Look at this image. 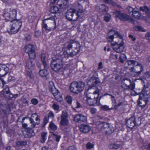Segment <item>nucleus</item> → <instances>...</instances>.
Listing matches in <instances>:
<instances>
[{
	"label": "nucleus",
	"mask_w": 150,
	"mask_h": 150,
	"mask_svg": "<svg viewBox=\"0 0 150 150\" xmlns=\"http://www.w3.org/2000/svg\"><path fill=\"white\" fill-rule=\"evenodd\" d=\"M91 86L88 88L86 93V100L87 103L90 106H100V104L98 98L99 95L100 90L97 86L100 83V79L96 77H91L88 82Z\"/></svg>",
	"instance_id": "1"
},
{
	"label": "nucleus",
	"mask_w": 150,
	"mask_h": 150,
	"mask_svg": "<svg viewBox=\"0 0 150 150\" xmlns=\"http://www.w3.org/2000/svg\"><path fill=\"white\" fill-rule=\"evenodd\" d=\"M50 65L52 70L55 71H61L63 72L64 74H66L65 71L67 70L69 71L67 66L64 64L62 60L53 59L51 61Z\"/></svg>",
	"instance_id": "2"
},
{
	"label": "nucleus",
	"mask_w": 150,
	"mask_h": 150,
	"mask_svg": "<svg viewBox=\"0 0 150 150\" xmlns=\"http://www.w3.org/2000/svg\"><path fill=\"white\" fill-rule=\"evenodd\" d=\"M83 10L81 8H77L76 9L71 8L69 9L67 11L66 17L69 21H75L78 18L81 16L83 14Z\"/></svg>",
	"instance_id": "3"
},
{
	"label": "nucleus",
	"mask_w": 150,
	"mask_h": 150,
	"mask_svg": "<svg viewBox=\"0 0 150 150\" xmlns=\"http://www.w3.org/2000/svg\"><path fill=\"white\" fill-rule=\"evenodd\" d=\"M85 86V84L83 82L73 81L71 84L70 89L71 92L74 93H78L84 90Z\"/></svg>",
	"instance_id": "4"
},
{
	"label": "nucleus",
	"mask_w": 150,
	"mask_h": 150,
	"mask_svg": "<svg viewBox=\"0 0 150 150\" xmlns=\"http://www.w3.org/2000/svg\"><path fill=\"white\" fill-rule=\"evenodd\" d=\"M43 31L49 32L54 30L56 28V23L54 19L49 18L45 19L42 25Z\"/></svg>",
	"instance_id": "5"
},
{
	"label": "nucleus",
	"mask_w": 150,
	"mask_h": 150,
	"mask_svg": "<svg viewBox=\"0 0 150 150\" xmlns=\"http://www.w3.org/2000/svg\"><path fill=\"white\" fill-rule=\"evenodd\" d=\"M120 38H122L120 34L117 32L113 30L109 32L107 37L108 42L111 43V44L115 43L116 41H118Z\"/></svg>",
	"instance_id": "6"
},
{
	"label": "nucleus",
	"mask_w": 150,
	"mask_h": 150,
	"mask_svg": "<svg viewBox=\"0 0 150 150\" xmlns=\"http://www.w3.org/2000/svg\"><path fill=\"white\" fill-rule=\"evenodd\" d=\"M114 50L118 53H121L124 50V47L123 40L122 38H120L117 41L111 44Z\"/></svg>",
	"instance_id": "7"
},
{
	"label": "nucleus",
	"mask_w": 150,
	"mask_h": 150,
	"mask_svg": "<svg viewBox=\"0 0 150 150\" xmlns=\"http://www.w3.org/2000/svg\"><path fill=\"white\" fill-rule=\"evenodd\" d=\"M10 33H15L20 30L22 25V23L20 20H14L11 22Z\"/></svg>",
	"instance_id": "8"
},
{
	"label": "nucleus",
	"mask_w": 150,
	"mask_h": 150,
	"mask_svg": "<svg viewBox=\"0 0 150 150\" xmlns=\"http://www.w3.org/2000/svg\"><path fill=\"white\" fill-rule=\"evenodd\" d=\"M15 67L13 64L0 65V76L3 77L11 71Z\"/></svg>",
	"instance_id": "9"
},
{
	"label": "nucleus",
	"mask_w": 150,
	"mask_h": 150,
	"mask_svg": "<svg viewBox=\"0 0 150 150\" xmlns=\"http://www.w3.org/2000/svg\"><path fill=\"white\" fill-rule=\"evenodd\" d=\"M129 70L132 73H133L134 76H137L139 75L144 69L142 65L137 62V64H135L133 67L130 68Z\"/></svg>",
	"instance_id": "10"
},
{
	"label": "nucleus",
	"mask_w": 150,
	"mask_h": 150,
	"mask_svg": "<svg viewBox=\"0 0 150 150\" xmlns=\"http://www.w3.org/2000/svg\"><path fill=\"white\" fill-rule=\"evenodd\" d=\"M75 44L76 47L75 48L74 50H73L69 53H68V51H66V48H64L62 50L63 53L65 57H68L69 56L73 57L79 52L80 47V44L78 42H75Z\"/></svg>",
	"instance_id": "11"
},
{
	"label": "nucleus",
	"mask_w": 150,
	"mask_h": 150,
	"mask_svg": "<svg viewBox=\"0 0 150 150\" xmlns=\"http://www.w3.org/2000/svg\"><path fill=\"white\" fill-rule=\"evenodd\" d=\"M16 11L15 10L9 11H5L4 14V16L5 19L9 21H13L15 20L16 16Z\"/></svg>",
	"instance_id": "12"
},
{
	"label": "nucleus",
	"mask_w": 150,
	"mask_h": 150,
	"mask_svg": "<svg viewBox=\"0 0 150 150\" xmlns=\"http://www.w3.org/2000/svg\"><path fill=\"white\" fill-rule=\"evenodd\" d=\"M29 118L31 124V128L34 127L36 125H38L40 123L39 117L36 113L32 114L31 117Z\"/></svg>",
	"instance_id": "13"
},
{
	"label": "nucleus",
	"mask_w": 150,
	"mask_h": 150,
	"mask_svg": "<svg viewBox=\"0 0 150 150\" xmlns=\"http://www.w3.org/2000/svg\"><path fill=\"white\" fill-rule=\"evenodd\" d=\"M148 99L147 95H144V92L142 91L139 96V105L142 107H144Z\"/></svg>",
	"instance_id": "14"
},
{
	"label": "nucleus",
	"mask_w": 150,
	"mask_h": 150,
	"mask_svg": "<svg viewBox=\"0 0 150 150\" xmlns=\"http://www.w3.org/2000/svg\"><path fill=\"white\" fill-rule=\"evenodd\" d=\"M60 122L61 125L62 126L67 125H69L68 115L66 111H63L62 112L61 120Z\"/></svg>",
	"instance_id": "15"
},
{
	"label": "nucleus",
	"mask_w": 150,
	"mask_h": 150,
	"mask_svg": "<svg viewBox=\"0 0 150 150\" xmlns=\"http://www.w3.org/2000/svg\"><path fill=\"white\" fill-rule=\"evenodd\" d=\"M67 3V0H50L51 4H57L60 9L65 8Z\"/></svg>",
	"instance_id": "16"
},
{
	"label": "nucleus",
	"mask_w": 150,
	"mask_h": 150,
	"mask_svg": "<svg viewBox=\"0 0 150 150\" xmlns=\"http://www.w3.org/2000/svg\"><path fill=\"white\" fill-rule=\"evenodd\" d=\"M122 86L125 89H129L132 87L131 86V83H132L131 81L129 79H127L122 81Z\"/></svg>",
	"instance_id": "17"
},
{
	"label": "nucleus",
	"mask_w": 150,
	"mask_h": 150,
	"mask_svg": "<svg viewBox=\"0 0 150 150\" xmlns=\"http://www.w3.org/2000/svg\"><path fill=\"white\" fill-rule=\"evenodd\" d=\"M96 8L98 12L103 14L107 13L108 10V7L104 4L96 6Z\"/></svg>",
	"instance_id": "18"
},
{
	"label": "nucleus",
	"mask_w": 150,
	"mask_h": 150,
	"mask_svg": "<svg viewBox=\"0 0 150 150\" xmlns=\"http://www.w3.org/2000/svg\"><path fill=\"white\" fill-rule=\"evenodd\" d=\"M126 125L129 127L132 128L136 125L135 122V119L134 117H132L128 119L126 121Z\"/></svg>",
	"instance_id": "19"
},
{
	"label": "nucleus",
	"mask_w": 150,
	"mask_h": 150,
	"mask_svg": "<svg viewBox=\"0 0 150 150\" xmlns=\"http://www.w3.org/2000/svg\"><path fill=\"white\" fill-rule=\"evenodd\" d=\"M2 92L6 94V97L8 99H11L13 97V95L10 92L9 88L8 87L4 88Z\"/></svg>",
	"instance_id": "20"
},
{
	"label": "nucleus",
	"mask_w": 150,
	"mask_h": 150,
	"mask_svg": "<svg viewBox=\"0 0 150 150\" xmlns=\"http://www.w3.org/2000/svg\"><path fill=\"white\" fill-rule=\"evenodd\" d=\"M79 128L81 132L85 133L88 132L91 129L90 127L87 125H82L80 126Z\"/></svg>",
	"instance_id": "21"
},
{
	"label": "nucleus",
	"mask_w": 150,
	"mask_h": 150,
	"mask_svg": "<svg viewBox=\"0 0 150 150\" xmlns=\"http://www.w3.org/2000/svg\"><path fill=\"white\" fill-rule=\"evenodd\" d=\"M40 58L45 68H46L48 60L47 58L45 53H42L41 54Z\"/></svg>",
	"instance_id": "22"
},
{
	"label": "nucleus",
	"mask_w": 150,
	"mask_h": 150,
	"mask_svg": "<svg viewBox=\"0 0 150 150\" xmlns=\"http://www.w3.org/2000/svg\"><path fill=\"white\" fill-rule=\"evenodd\" d=\"M137 64V62L133 60H129L127 61L125 64V67L129 68V66H135Z\"/></svg>",
	"instance_id": "23"
},
{
	"label": "nucleus",
	"mask_w": 150,
	"mask_h": 150,
	"mask_svg": "<svg viewBox=\"0 0 150 150\" xmlns=\"http://www.w3.org/2000/svg\"><path fill=\"white\" fill-rule=\"evenodd\" d=\"M75 41L74 40H71L69 42L66 43L65 45V47H64L62 50L64 48H66V51H67L68 50H70L72 47V45H71L72 43H74Z\"/></svg>",
	"instance_id": "24"
},
{
	"label": "nucleus",
	"mask_w": 150,
	"mask_h": 150,
	"mask_svg": "<svg viewBox=\"0 0 150 150\" xmlns=\"http://www.w3.org/2000/svg\"><path fill=\"white\" fill-rule=\"evenodd\" d=\"M39 75L42 77H45L47 79L49 75V73L45 69L40 70L39 71Z\"/></svg>",
	"instance_id": "25"
},
{
	"label": "nucleus",
	"mask_w": 150,
	"mask_h": 150,
	"mask_svg": "<svg viewBox=\"0 0 150 150\" xmlns=\"http://www.w3.org/2000/svg\"><path fill=\"white\" fill-rule=\"evenodd\" d=\"M25 52L28 53L30 52L35 51V49L33 45H29L25 46Z\"/></svg>",
	"instance_id": "26"
},
{
	"label": "nucleus",
	"mask_w": 150,
	"mask_h": 150,
	"mask_svg": "<svg viewBox=\"0 0 150 150\" xmlns=\"http://www.w3.org/2000/svg\"><path fill=\"white\" fill-rule=\"evenodd\" d=\"M61 9L57 6H54L51 8L50 11L53 13H59L61 12Z\"/></svg>",
	"instance_id": "27"
},
{
	"label": "nucleus",
	"mask_w": 150,
	"mask_h": 150,
	"mask_svg": "<svg viewBox=\"0 0 150 150\" xmlns=\"http://www.w3.org/2000/svg\"><path fill=\"white\" fill-rule=\"evenodd\" d=\"M34 67V64L30 60H29L27 61L26 69H33Z\"/></svg>",
	"instance_id": "28"
},
{
	"label": "nucleus",
	"mask_w": 150,
	"mask_h": 150,
	"mask_svg": "<svg viewBox=\"0 0 150 150\" xmlns=\"http://www.w3.org/2000/svg\"><path fill=\"white\" fill-rule=\"evenodd\" d=\"M130 18L129 16L125 13H122L120 19L122 21H125Z\"/></svg>",
	"instance_id": "29"
},
{
	"label": "nucleus",
	"mask_w": 150,
	"mask_h": 150,
	"mask_svg": "<svg viewBox=\"0 0 150 150\" xmlns=\"http://www.w3.org/2000/svg\"><path fill=\"white\" fill-rule=\"evenodd\" d=\"M97 125H98V128H100L102 130L108 127V125L105 123L100 124V122H98Z\"/></svg>",
	"instance_id": "30"
},
{
	"label": "nucleus",
	"mask_w": 150,
	"mask_h": 150,
	"mask_svg": "<svg viewBox=\"0 0 150 150\" xmlns=\"http://www.w3.org/2000/svg\"><path fill=\"white\" fill-rule=\"evenodd\" d=\"M137 9V8L136 7L133 8L130 5H129L126 8V12L128 13H132L133 11Z\"/></svg>",
	"instance_id": "31"
},
{
	"label": "nucleus",
	"mask_w": 150,
	"mask_h": 150,
	"mask_svg": "<svg viewBox=\"0 0 150 150\" xmlns=\"http://www.w3.org/2000/svg\"><path fill=\"white\" fill-rule=\"evenodd\" d=\"M131 86H132V87L130 88L129 89H130L131 90V95L132 96H135L138 95V93L136 92L135 91H134V89L135 87L134 83H131Z\"/></svg>",
	"instance_id": "32"
},
{
	"label": "nucleus",
	"mask_w": 150,
	"mask_h": 150,
	"mask_svg": "<svg viewBox=\"0 0 150 150\" xmlns=\"http://www.w3.org/2000/svg\"><path fill=\"white\" fill-rule=\"evenodd\" d=\"M114 15L116 18H118L120 19L122 13L120 11L115 10L113 12Z\"/></svg>",
	"instance_id": "33"
},
{
	"label": "nucleus",
	"mask_w": 150,
	"mask_h": 150,
	"mask_svg": "<svg viewBox=\"0 0 150 150\" xmlns=\"http://www.w3.org/2000/svg\"><path fill=\"white\" fill-rule=\"evenodd\" d=\"M132 15L136 18L139 19L141 17V14L138 11L135 10L132 12Z\"/></svg>",
	"instance_id": "34"
},
{
	"label": "nucleus",
	"mask_w": 150,
	"mask_h": 150,
	"mask_svg": "<svg viewBox=\"0 0 150 150\" xmlns=\"http://www.w3.org/2000/svg\"><path fill=\"white\" fill-rule=\"evenodd\" d=\"M134 30L136 31H139L141 32H145L146 30L144 29L141 26L139 25H136L134 27Z\"/></svg>",
	"instance_id": "35"
},
{
	"label": "nucleus",
	"mask_w": 150,
	"mask_h": 150,
	"mask_svg": "<svg viewBox=\"0 0 150 150\" xmlns=\"http://www.w3.org/2000/svg\"><path fill=\"white\" fill-rule=\"evenodd\" d=\"M120 147V145L116 144H111L108 145L109 148L111 149H117Z\"/></svg>",
	"instance_id": "36"
},
{
	"label": "nucleus",
	"mask_w": 150,
	"mask_h": 150,
	"mask_svg": "<svg viewBox=\"0 0 150 150\" xmlns=\"http://www.w3.org/2000/svg\"><path fill=\"white\" fill-rule=\"evenodd\" d=\"M47 134L45 132H43L41 134V138L40 142L41 143H44L47 139Z\"/></svg>",
	"instance_id": "37"
},
{
	"label": "nucleus",
	"mask_w": 150,
	"mask_h": 150,
	"mask_svg": "<svg viewBox=\"0 0 150 150\" xmlns=\"http://www.w3.org/2000/svg\"><path fill=\"white\" fill-rule=\"evenodd\" d=\"M30 127V129H28L26 132L27 135L28 137H30L34 134L33 130Z\"/></svg>",
	"instance_id": "38"
},
{
	"label": "nucleus",
	"mask_w": 150,
	"mask_h": 150,
	"mask_svg": "<svg viewBox=\"0 0 150 150\" xmlns=\"http://www.w3.org/2000/svg\"><path fill=\"white\" fill-rule=\"evenodd\" d=\"M81 108V105L80 103L78 102H77L73 108L76 112H79L80 111L79 109Z\"/></svg>",
	"instance_id": "39"
},
{
	"label": "nucleus",
	"mask_w": 150,
	"mask_h": 150,
	"mask_svg": "<svg viewBox=\"0 0 150 150\" xmlns=\"http://www.w3.org/2000/svg\"><path fill=\"white\" fill-rule=\"evenodd\" d=\"M140 45L139 43H137L135 44L134 46L133 49L134 50L140 53L142 52V51L140 50Z\"/></svg>",
	"instance_id": "40"
},
{
	"label": "nucleus",
	"mask_w": 150,
	"mask_h": 150,
	"mask_svg": "<svg viewBox=\"0 0 150 150\" xmlns=\"http://www.w3.org/2000/svg\"><path fill=\"white\" fill-rule=\"evenodd\" d=\"M126 59L127 57L125 54L122 53L120 54V59L121 63H123Z\"/></svg>",
	"instance_id": "41"
},
{
	"label": "nucleus",
	"mask_w": 150,
	"mask_h": 150,
	"mask_svg": "<svg viewBox=\"0 0 150 150\" xmlns=\"http://www.w3.org/2000/svg\"><path fill=\"white\" fill-rule=\"evenodd\" d=\"M107 128V133L108 134L112 133L114 131V127L112 125L108 126Z\"/></svg>",
	"instance_id": "42"
},
{
	"label": "nucleus",
	"mask_w": 150,
	"mask_h": 150,
	"mask_svg": "<svg viewBox=\"0 0 150 150\" xmlns=\"http://www.w3.org/2000/svg\"><path fill=\"white\" fill-rule=\"evenodd\" d=\"M140 10L145 12L146 14H149V9L146 6L141 7L140 8Z\"/></svg>",
	"instance_id": "43"
},
{
	"label": "nucleus",
	"mask_w": 150,
	"mask_h": 150,
	"mask_svg": "<svg viewBox=\"0 0 150 150\" xmlns=\"http://www.w3.org/2000/svg\"><path fill=\"white\" fill-rule=\"evenodd\" d=\"M140 10L145 12L146 14H149V9L146 6L141 7L140 8Z\"/></svg>",
	"instance_id": "44"
},
{
	"label": "nucleus",
	"mask_w": 150,
	"mask_h": 150,
	"mask_svg": "<svg viewBox=\"0 0 150 150\" xmlns=\"http://www.w3.org/2000/svg\"><path fill=\"white\" fill-rule=\"evenodd\" d=\"M49 127L51 129L54 131L56 130L57 129L56 126L52 122H51L50 123Z\"/></svg>",
	"instance_id": "45"
},
{
	"label": "nucleus",
	"mask_w": 150,
	"mask_h": 150,
	"mask_svg": "<svg viewBox=\"0 0 150 150\" xmlns=\"http://www.w3.org/2000/svg\"><path fill=\"white\" fill-rule=\"evenodd\" d=\"M29 57L32 59H34L35 58V51L30 52V53H28Z\"/></svg>",
	"instance_id": "46"
},
{
	"label": "nucleus",
	"mask_w": 150,
	"mask_h": 150,
	"mask_svg": "<svg viewBox=\"0 0 150 150\" xmlns=\"http://www.w3.org/2000/svg\"><path fill=\"white\" fill-rule=\"evenodd\" d=\"M52 108L54 110L59 111V106L56 103H53Z\"/></svg>",
	"instance_id": "47"
},
{
	"label": "nucleus",
	"mask_w": 150,
	"mask_h": 150,
	"mask_svg": "<svg viewBox=\"0 0 150 150\" xmlns=\"http://www.w3.org/2000/svg\"><path fill=\"white\" fill-rule=\"evenodd\" d=\"M80 114L76 115L74 117V121L76 122H78L80 120Z\"/></svg>",
	"instance_id": "48"
},
{
	"label": "nucleus",
	"mask_w": 150,
	"mask_h": 150,
	"mask_svg": "<svg viewBox=\"0 0 150 150\" xmlns=\"http://www.w3.org/2000/svg\"><path fill=\"white\" fill-rule=\"evenodd\" d=\"M54 97L56 99V100L58 102H61L62 100L63 99L62 96L59 94L55 96Z\"/></svg>",
	"instance_id": "49"
},
{
	"label": "nucleus",
	"mask_w": 150,
	"mask_h": 150,
	"mask_svg": "<svg viewBox=\"0 0 150 150\" xmlns=\"http://www.w3.org/2000/svg\"><path fill=\"white\" fill-rule=\"evenodd\" d=\"M111 17V16L110 15L108 14L107 15L105 16L104 20L105 22H108L110 21Z\"/></svg>",
	"instance_id": "50"
},
{
	"label": "nucleus",
	"mask_w": 150,
	"mask_h": 150,
	"mask_svg": "<svg viewBox=\"0 0 150 150\" xmlns=\"http://www.w3.org/2000/svg\"><path fill=\"white\" fill-rule=\"evenodd\" d=\"M66 100L69 104H71L72 101L71 97L69 96H67L66 98Z\"/></svg>",
	"instance_id": "51"
},
{
	"label": "nucleus",
	"mask_w": 150,
	"mask_h": 150,
	"mask_svg": "<svg viewBox=\"0 0 150 150\" xmlns=\"http://www.w3.org/2000/svg\"><path fill=\"white\" fill-rule=\"evenodd\" d=\"M52 137L55 139V140L57 142L59 141V139L61 138V137L59 135H55L54 133H52Z\"/></svg>",
	"instance_id": "52"
},
{
	"label": "nucleus",
	"mask_w": 150,
	"mask_h": 150,
	"mask_svg": "<svg viewBox=\"0 0 150 150\" xmlns=\"http://www.w3.org/2000/svg\"><path fill=\"white\" fill-rule=\"evenodd\" d=\"M106 3L111 4L113 6H115L116 3L112 0H103Z\"/></svg>",
	"instance_id": "53"
},
{
	"label": "nucleus",
	"mask_w": 150,
	"mask_h": 150,
	"mask_svg": "<svg viewBox=\"0 0 150 150\" xmlns=\"http://www.w3.org/2000/svg\"><path fill=\"white\" fill-rule=\"evenodd\" d=\"M80 121L82 122H85L87 121L86 117L82 114H80Z\"/></svg>",
	"instance_id": "54"
},
{
	"label": "nucleus",
	"mask_w": 150,
	"mask_h": 150,
	"mask_svg": "<svg viewBox=\"0 0 150 150\" xmlns=\"http://www.w3.org/2000/svg\"><path fill=\"white\" fill-rule=\"evenodd\" d=\"M50 91L54 96L59 94L58 91L55 87H54V89L52 88L51 89Z\"/></svg>",
	"instance_id": "55"
},
{
	"label": "nucleus",
	"mask_w": 150,
	"mask_h": 150,
	"mask_svg": "<svg viewBox=\"0 0 150 150\" xmlns=\"http://www.w3.org/2000/svg\"><path fill=\"white\" fill-rule=\"evenodd\" d=\"M26 143L25 142L21 141H18L16 142V145L18 146H21L26 145Z\"/></svg>",
	"instance_id": "56"
},
{
	"label": "nucleus",
	"mask_w": 150,
	"mask_h": 150,
	"mask_svg": "<svg viewBox=\"0 0 150 150\" xmlns=\"http://www.w3.org/2000/svg\"><path fill=\"white\" fill-rule=\"evenodd\" d=\"M33 69H26V74L27 75L29 76L30 77H31V75L32 74V70Z\"/></svg>",
	"instance_id": "57"
},
{
	"label": "nucleus",
	"mask_w": 150,
	"mask_h": 150,
	"mask_svg": "<svg viewBox=\"0 0 150 150\" xmlns=\"http://www.w3.org/2000/svg\"><path fill=\"white\" fill-rule=\"evenodd\" d=\"M49 83V87L50 90L52 88L54 89L55 86L53 82L52 81H50Z\"/></svg>",
	"instance_id": "58"
},
{
	"label": "nucleus",
	"mask_w": 150,
	"mask_h": 150,
	"mask_svg": "<svg viewBox=\"0 0 150 150\" xmlns=\"http://www.w3.org/2000/svg\"><path fill=\"white\" fill-rule=\"evenodd\" d=\"M150 76V72L149 71H146L145 72L144 77L145 79H146L147 78H149Z\"/></svg>",
	"instance_id": "59"
},
{
	"label": "nucleus",
	"mask_w": 150,
	"mask_h": 150,
	"mask_svg": "<svg viewBox=\"0 0 150 150\" xmlns=\"http://www.w3.org/2000/svg\"><path fill=\"white\" fill-rule=\"evenodd\" d=\"M93 145L90 143H88L86 145V148L87 149H91L93 147Z\"/></svg>",
	"instance_id": "60"
},
{
	"label": "nucleus",
	"mask_w": 150,
	"mask_h": 150,
	"mask_svg": "<svg viewBox=\"0 0 150 150\" xmlns=\"http://www.w3.org/2000/svg\"><path fill=\"white\" fill-rule=\"evenodd\" d=\"M31 102L33 104L35 105L38 103V101L35 98H33L31 100Z\"/></svg>",
	"instance_id": "61"
},
{
	"label": "nucleus",
	"mask_w": 150,
	"mask_h": 150,
	"mask_svg": "<svg viewBox=\"0 0 150 150\" xmlns=\"http://www.w3.org/2000/svg\"><path fill=\"white\" fill-rule=\"evenodd\" d=\"M100 106H101V107L102 109L105 110H108L110 109L106 105H100Z\"/></svg>",
	"instance_id": "62"
},
{
	"label": "nucleus",
	"mask_w": 150,
	"mask_h": 150,
	"mask_svg": "<svg viewBox=\"0 0 150 150\" xmlns=\"http://www.w3.org/2000/svg\"><path fill=\"white\" fill-rule=\"evenodd\" d=\"M145 37L146 39L150 41V33H146L145 35Z\"/></svg>",
	"instance_id": "63"
},
{
	"label": "nucleus",
	"mask_w": 150,
	"mask_h": 150,
	"mask_svg": "<svg viewBox=\"0 0 150 150\" xmlns=\"http://www.w3.org/2000/svg\"><path fill=\"white\" fill-rule=\"evenodd\" d=\"M41 34V32L39 30L36 31L35 33V36L36 37H38Z\"/></svg>",
	"instance_id": "64"
}]
</instances>
